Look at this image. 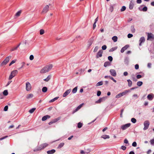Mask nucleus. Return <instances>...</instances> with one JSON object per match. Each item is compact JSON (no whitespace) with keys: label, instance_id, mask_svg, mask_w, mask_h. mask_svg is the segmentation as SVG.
<instances>
[{"label":"nucleus","instance_id":"nucleus-1","mask_svg":"<svg viewBox=\"0 0 154 154\" xmlns=\"http://www.w3.org/2000/svg\"><path fill=\"white\" fill-rule=\"evenodd\" d=\"M48 144L45 143L40 145L39 146H37V148L33 150L34 151L36 152L44 149L45 148L48 146Z\"/></svg>","mask_w":154,"mask_h":154},{"label":"nucleus","instance_id":"nucleus-2","mask_svg":"<svg viewBox=\"0 0 154 154\" xmlns=\"http://www.w3.org/2000/svg\"><path fill=\"white\" fill-rule=\"evenodd\" d=\"M11 56L6 57L1 63L0 65L1 66H3L6 65L9 62L10 60L11 59Z\"/></svg>","mask_w":154,"mask_h":154},{"label":"nucleus","instance_id":"nucleus-3","mask_svg":"<svg viewBox=\"0 0 154 154\" xmlns=\"http://www.w3.org/2000/svg\"><path fill=\"white\" fill-rule=\"evenodd\" d=\"M150 123L148 120H146L143 123V125L144 127L143 128L144 130H146L149 127Z\"/></svg>","mask_w":154,"mask_h":154},{"label":"nucleus","instance_id":"nucleus-4","mask_svg":"<svg viewBox=\"0 0 154 154\" xmlns=\"http://www.w3.org/2000/svg\"><path fill=\"white\" fill-rule=\"evenodd\" d=\"M31 85L30 83L27 82L26 84V89L27 91H29L31 89Z\"/></svg>","mask_w":154,"mask_h":154},{"label":"nucleus","instance_id":"nucleus-5","mask_svg":"<svg viewBox=\"0 0 154 154\" xmlns=\"http://www.w3.org/2000/svg\"><path fill=\"white\" fill-rule=\"evenodd\" d=\"M49 9V6L47 5H45L43 8L42 11V13L45 14L48 11Z\"/></svg>","mask_w":154,"mask_h":154},{"label":"nucleus","instance_id":"nucleus-6","mask_svg":"<svg viewBox=\"0 0 154 154\" xmlns=\"http://www.w3.org/2000/svg\"><path fill=\"white\" fill-rule=\"evenodd\" d=\"M131 125V124L130 123H127L121 126V128L123 130H125L130 127Z\"/></svg>","mask_w":154,"mask_h":154},{"label":"nucleus","instance_id":"nucleus-7","mask_svg":"<svg viewBox=\"0 0 154 154\" xmlns=\"http://www.w3.org/2000/svg\"><path fill=\"white\" fill-rule=\"evenodd\" d=\"M154 38V35L151 33H147V40H151Z\"/></svg>","mask_w":154,"mask_h":154},{"label":"nucleus","instance_id":"nucleus-8","mask_svg":"<svg viewBox=\"0 0 154 154\" xmlns=\"http://www.w3.org/2000/svg\"><path fill=\"white\" fill-rule=\"evenodd\" d=\"M109 72L114 77H115L116 76V72L114 69H110L109 70Z\"/></svg>","mask_w":154,"mask_h":154},{"label":"nucleus","instance_id":"nucleus-9","mask_svg":"<svg viewBox=\"0 0 154 154\" xmlns=\"http://www.w3.org/2000/svg\"><path fill=\"white\" fill-rule=\"evenodd\" d=\"M71 91V90L70 89L67 90L63 94V97H66L70 93Z\"/></svg>","mask_w":154,"mask_h":154},{"label":"nucleus","instance_id":"nucleus-10","mask_svg":"<svg viewBox=\"0 0 154 154\" xmlns=\"http://www.w3.org/2000/svg\"><path fill=\"white\" fill-rule=\"evenodd\" d=\"M103 53V51L102 50H100L97 54L96 57L98 58L99 57H101L102 56Z\"/></svg>","mask_w":154,"mask_h":154},{"label":"nucleus","instance_id":"nucleus-11","mask_svg":"<svg viewBox=\"0 0 154 154\" xmlns=\"http://www.w3.org/2000/svg\"><path fill=\"white\" fill-rule=\"evenodd\" d=\"M48 72L46 66L43 67L40 71L41 73H44Z\"/></svg>","mask_w":154,"mask_h":154},{"label":"nucleus","instance_id":"nucleus-12","mask_svg":"<svg viewBox=\"0 0 154 154\" xmlns=\"http://www.w3.org/2000/svg\"><path fill=\"white\" fill-rule=\"evenodd\" d=\"M60 119V118L58 117L57 118L54 119L48 123L49 125H51L54 123H55Z\"/></svg>","mask_w":154,"mask_h":154},{"label":"nucleus","instance_id":"nucleus-13","mask_svg":"<svg viewBox=\"0 0 154 154\" xmlns=\"http://www.w3.org/2000/svg\"><path fill=\"white\" fill-rule=\"evenodd\" d=\"M145 41V38L144 37H142L140 38L139 40V45L141 46V44L143 43H144Z\"/></svg>","mask_w":154,"mask_h":154},{"label":"nucleus","instance_id":"nucleus-14","mask_svg":"<svg viewBox=\"0 0 154 154\" xmlns=\"http://www.w3.org/2000/svg\"><path fill=\"white\" fill-rule=\"evenodd\" d=\"M154 96L152 94H151L148 95L147 98L149 100H151L153 99Z\"/></svg>","mask_w":154,"mask_h":154},{"label":"nucleus","instance_id":"nucleus-15","mask_svg":"<svg viewBox=\"0 0 154 154\" xmlns=\"http://www.w3.org/2000/svg\"><path fill=\"white\" fill-rule=\"evenodd\" d=\"M129 47L128 45H126L124 47H123L121 50V52L122 53H123L124 52V51L126 50Z\"/></svg>","mask_w":154,"mask_h":154},{"label":"nucleus","instance_id":"nucleus-16","mask_svg":"<svg viewBox=\"0 0 154 154\" xmlns=\"http://www.w3.org/2000/svg\"><path fill=\"white\" fill-rule=\"evenodd\" d=\"M45 66L47 69V70H48V72L52 69L53 67V65L52 64H50Z\"/></svg>","mask_w":154,"mask_h":154},{"label":"nucleus","instance_id":"nucleus-17","mask_svg":"<svg viewBox=\"0 0 154 154\" xmlns=\"http://www.w3.org/2000/svg\"><path fill=\"white\" fill-rule=\"evenodd\" d=\"M106 98V97H103L102 98H100L97 101V103H100L102 101L105 100Z\"/></svg>","mask_w":154,"mask_h":154},{"label":"nucleus","instance_id":"nucleus-18","mask_svg":"<svg viewBox=\"0 0 154 154\" xmlns=\"http://www.w3.org/2000/svg\"><path fill=\"white\" fill-rule=\"evenodd\" d=\"M50 118V116L47 115L43 116L42 118V121H45L47 119H49Z\"/></svg>","mask_w":154,"mask_h":154},{"label":"nucleus","instance_id":"nucleus-19","mask_svg":"<svg viewBox=\"0 0 154 154\" xmlns=\"http://www.w3.org/2000/svg\"><path fill=\"white\" fill-rule=\"evenodd\" d=\"M94 40L93 38H91L90 39L88 42V45L89 46H90L93 43Z\"/></svg>","mask_w":154,"mask_h":154},{"label":"nucleus","instance_id":"nucleus-20","mask_svg":"<svg viewBox=\"0 0 154 154\" xmlns=\"http://www.w3.org/2000/svg\"><path fill=\"white\" fill-rule=\"evenodd\" d=\"M130 90H126L125 91H124L121 93V94L122 95V96L125 95L127 94L128 93L130 92Z\"/></svg>","mask_w":154,"mask_h":154},{"label":"nucleus","instance_id":"nucleus-21","mask_svg":"<svg viewBox=\"0 0 154 154\" xmlns=\"http://www.w3.org/2000/svg\"><path fill=\"white\" fill-rule=\"evenodd\" d=\"M56 152L55 150L52 149L50 150H48L47 152L48 154H53L54 153Z\"/></svg>","mask_w":154,"mask_h":154},{"label":"nucleus","instance_id":"nucleus-22","mask_svg":"<svg viewBox=\"0 0 154 154\" xmlns=\"http://www.w3.org/2000/svg\"><path fill=\"white\" fill-rule=\"evenodd\" d=\"M33 97V95L32 94H30L27 95L26 98L27 99H29L32 98Z\"/></svg>","mask_w":154,"mask_h":154},{"label":"nucleus","instance_id":"nucleus-23","mask_svg":"<svg viewBox=\"0 0 154 154\" xmlns=\"http://www.w3.org/2000/svg\"><path fill=\"white\" fill-rule=\"evenodd\" d=\"M139 9L140 11H143L145 12L147 11V8L146 6H145L142 9H141V7H140L139 8Z\"/></svg>","mask_w":154,"mask_h":154},{"label":"nucleus","instance_id":"nucleus-24","mask_svg":"<svg viewBox=\"0 0 154 154\" xmlns=\"http://www.w3.org/2000/svg\"><path fill=\"white\" fill-rule=\"evenodd\" d=\"M17 73V70H14L12 71V72L11 73V74H12V75H14V76H15Z\"/></svg>","mask_w":154,"mask_h":154},{"label":"nucleus","instance_id":"nucleus-25","mask_svg":"<svg viewBox=\"0 0 154 154\" xmlns=\"http://www.w3.org/2000/svg\"><path fill=\"white\" fill-rule=\"evenodd\" d=\"M115 4H113L112 5H111L110 6V7L109 8V11L112 12L114 10V7L115 6Z\"/></svg>","mask_w":154,"mask_h":154},{"label":"nucleus","instance_id":"nucleus-26","mask_svg":"<svg viewBox=\"0 0 154 154\" xmlns=\"http://www.w3.org/2000/svg\"><path fill=\"white\" fill-rule=\"evenodd\" d=\"M101 137L104 139H109L110 138V137L109 135H102Z\"/></svg>","mask_w":154,"mask_h":154},{"label":"nucleus","instance_id":"nucleus-27","mask_svg":"<svg viewBox=\"0 0 154 154\" xmlns=\"http://www.w3.org/2000/svg\"><path fill=\"white\" fill-rule=\"evenodd\" d=\"M128 82V85L129 87H130L132 86V82L130 79H128L127 80Z\"/></svg>","mask_w":154,"mask_h":154},{"label":"nucleus","instance_id":"nucleus-28","mask_svg":"<svg viewBox=\"0 0 154 154\" xmlns=\"http://www.w3.org/2000/svg\"><path fill=\"white\" fill-rule=\"evenodd\" d=\"M110 65V63L109 61L106 62H105L104 66L105 67H106Z\"/></svg>","mask_w":154,"mask_h":154},{"label":"nucleus","instance_id":"nucleus-29","mask_svg":"<svg viewBox=\"0 0 154 154\" xmlns=\"http://www.w3.org/2000/svg\"><path fill=\"white\" fill-rule=\"evenodd\" d=\"M22 12V11L21 10H20L19 11H18L15 14V16L17 17H18L19 16L20 14H21Z\"/></svg>","mask_w":154,"mask_h":154},{"label":"nucleus","instance_id":"nucleus-30","mask_svg":"<svg viewBox=\"0 0 154 154\" xmlns=\"http://www.w3.org/2000/svg\"><path fill=\"white\" fill-rule=\"evenodd\" d=\"M103 84V82L102 81L99 82H97L96 84V86L97 87V86H101V85H102Z\"/></svg>","mask_w":154,"mask_h":154},{"label":"nucleus","instance_id":"nucleus-31","mask_svg":"<svg viewBox=\"0 0 154 154\" xmlns=\"http://www.w3.org/2000/svg\"><path fill=\"white\" fill-rule=\"evenodd\" d=\"M134 7V4L131 2L129 5V8L130 9H132Z\"/></svg>","mask_w":154,"mask_h":154},{"label":"nucleus","instance_id":"nucleus-32","mask_svg":"<svg viewBox=\"0 0 154 154\" xmlns=\"http://www.w3.org/2000/svg\"><path fill=\"white\" fill-rule=\"evenodd\" d=\"M82 107V106H78L72 112V114L74 113L75 112L78 111L79 109L81 108Z\"/></svg>","mask_w":154,"mask_h":154},{"label":"nucleus","instance_id":"nucleus-33","mask_svg":"<svg viewBox=\"0 0 154 154\" xmlns=\"http://www.w3.org/2000/svg\"><path fill=\"white\" fill-rule=\"evenodd\" d=\"M59 98V97H56L54 98V99H52L51 100H50L49 101V102L51 103V102H53L54 101H55L57 100Z\"/></svg>","mask_w":154,"mask_h":154},{"label":"nucleus","instance_id":"nucleus-34","mask_svg":"<svg viewBox=\"0 0 154 154\" xmlns=\"http://www.w3.org/2000/svg\"><path fill=\"white\" fill-rule=\"evenodd\" d=\"M36 108H32V109H30V110H29V112L30 113H33L34 112L35 110L36 109Z\"/></svg>","mask_w":154,"mask_h":154},{"label":"nucleus","instance_id":"nucleus-35","mask_svg":"<svg viewBox=\"0 0 154 154\" xmlns=\"http://www.w3.org/2000/svg\"><path fill=\"white\" fill-rule=\"evenodd\" d=\"M91 152V150L90 149H85V154H88Z\"/></svg>","mask_w":154,"mask_h":154},{"label":"nucleus","instance_id":"nucleus-36","mask_svg":"<svg viewBox=\"0 0 154 154\" xmlns=\"http://www.w3.org/2000/svg\"><path fill=\"white\" fill-rule=\"evenodd\" d=\"M77 87H76L73 89L72 92L73 94H75L77 90Z\"/></svg>","mask_w":154,"mask_h":154},{"label":"nucleus","instance_id":"nucleus-37","mask_svg":"<svg viewBox=\"0 0 154 154\" xmlns=\"http://www.w3.org/2000/svg\"><path fill=\"white\" fill-rule=\"evenodd\" d=\"M117 37L116 36H114L112 38V39L114 42H116L117 40Z\"/></svg>","mask_w":154,"mask_h":154},{"label":"nucleus","instance_id":"nucleus-38","mask_svg":"<svg viewBox=\"0 0 154 154\" xmlns=\"http://www.w3.org/2000/svg\"><path fill=\"white\" fill-rule=\"evenodd\" d=\"M117 47H114L112 48L109 50V52L113 51L115 50H116L117 49Z\"/></svg>","mask_w":154,"mask_h":154},{"label":"nucleus","instance_id":"nucleus-39","mask_svg":"<svg viewBox=\"0 0 154 154\" xmlns=\"http://www.w3.org/2000/svg\"><path fill=\"white\" fill-rule=\"evenodd\" d=\"M64 145V143H60L58 147V148H62Z\"/></svg>","mask_w":154,"mask_h":154},{"label":"nucleus","instance_id":"nucleus-40","mask_svg":"<svg viewBox=\"0 0 154 154\" xmlns=\"http://www.w3.org/2000/svg\"><path fill=\"white\" fill-rule=\"evenodd\" d=\"M131 31L132 33H134L135 32V29L134 28V26H131Z\"/></svg>","mask_w":154,"mask_h":154},{"label":"nucleus","instance_id":"nucleus-41","mask_svg":"<svg viewBox=\"0 0 154 154\" xmlns=\"http://www.w3.org/2000/svg\"><path fill=\"white\" fill-rule=\"evenodd\" d=\"M3 95L5 96H7L8 94V91L7 90H5L3 93Z\"/></svg>","mask_w":154,"mask_h":154},{"label":"nucleus","instance_id":"nucleus-42","mask_svg":"<svg viewBox=\"0 0 154 154\" xmlns=\"http://www.w3.org/2000/svg\"><path fill=\"white\" fill-rule=\"evenodd\" d=\"M47 88L46 87H43L42 88V91L43 92H45L47 91Z\"/></svg>","mask_w":154,"mask_h":154},{"label":"nucleus","instance_id":"nucleus-43","mask_svg":"<svg viewBox=\"0 0 154 154\" xmlns=\"http://www.w3.org/2000/svg\"><path fill=\"white\" fill-rule=\"evenodd\" d=\"M50 79H51V76L50 75H49L48 76L47 78L44 79V80L46 82H48V81H49L50 80Z\"/></svg>","mask_w":154,"mask_h":154},{"label":"nucleus","instance_id":"nucleus-44","mask_svg":"<svg viewBox=\"0 0 154 154\" xmlns=\"http://www.w3.org/2000/svg\"><path fill=\"white\" fill-rule=\"evenodd\" d=\"M143 84V82L141 81H139L137 83V85L139 86H140Z\"/></svg>","mask_w":154,"mask_h":154},{"label":"nucleus","instance_id":"nucleus-45","mask_svg":"<svg viewBox=\"0 0 154 154\" xmlns=\"http://www.w3.org/2000/svg\"><path fill=\"white\" fill-rule=\"evenodd\" d=\"M82 125V124L80 122H79L78 124V127L79 128H81Z\"/></svg>","mask_w":154,"mask_h":154},{"label":"nucleus","instance_id":"nucleus-46","mask_svg":"<svg viewBox=\"0 0 154 154\" xmlns=\"http://www.w3.org/2000/svg\"><path fill=\"white\" fill-rule=\"evenodd\" d=\"M131 120V122L133 123H135L137 121L136 119L134 118H132Z\"/></svg>","mask_w":154,"mask_h":154},{"label":"nucleus","instance_id":"nucleus-47","mask_svg":"<svg viewBox=\"0 0 154 154\" xmlns=\"http://www.w3.org/2000/svg\"><path fill=\"white\" fill-rule=\"evenodd\" d=\"M126 8L125 6H123L121 9V12L123 11L126 10Z\"/></svg>","mask_w":154,"mask_h":154},{"label":"nucleus","instance_id":"nucleus-48","mask_svg":"<svg viewBox=\"0 0 154 154\" xmlns=\"http://www.w3.org/2000/svg\"><path fill=\"white\" fill-rule=\"evenodd\" d=\"M99 49V47L97 46L95 47L94 50V52H97V50H98Z\"/></svg>","mask_w":154,"mask_h":154},{"label":"nucleus","instance_id":"nucleus-49","mask_svg":"<svg viewBox=\"0 0 154 154\" xmlns=\"http://www.w3.org/2000/svg\"><path fill=\"white\" fill-rule=\"evenodd\" d=\"M122 97V95L121 93H119V94H117L116 96V98H119Z\"/></svg>","mask_w":154,"mask_h":154},{"label":"nucleus","instance_id":"nucleus-50","mask_svg":"<svg viewBox=\"0 0 154 154\" xmlns=\"http://www.w3.org/2000/svg\"><path fill=\"white\" fill-rule=\"evenodd\" d=\"M16 60H12L11 63H10L9 64V66H11V65L12 64H14L16 62Z\"/></svg>","mask_w":154,"mask_h":154},{"label":"nucleus","instance_id":"nucleus-51","mask_svg":"<svg viewBox=\"0 0 154 154\" xmlns=\"http://www.w3.org/2000/svg\"><path fill=\"white\" fill-rule=\"evenodd\" d=\"M109 78H110V79L112 80L115 83L116 82V81L111 76H109Z\"/></svg>","mask_w":154,"mask_h":154},{"label":"nucleus","instance_id":"nucleus-52","mask_svg":"<svg viewBox=\"0 0 154 154\" xmlns=\"http://www.w3.org/2000/svg\"><path fill=\"white\" fill-rule=\"evenodd\" d=\"M150 142L151 145H153L154 144V138L153 139L151 140H150Z\"/></svg>","mask_w":154,"mask_h":154},{"label":"nucleus","instance_id":"nucleus-53","mask_svg":"<svg viewBox=\"0 0 154 154\" xmlns=\"http://www.w3.org/2000/svg\"><path fill=\"white\" fill-rule=\"evenodd\" d=\"M44 33V30L43 29H41L40 31V34L41 35H43Z\"/></svg>","mask_w":154,"mask_h":154},{"label":"nucleus","instance_id":"nucleus-54","mask_svg":"<svg viewBox=\"0 0 154 154\" xmlns=\"http://www.w3.org/2000/svg\"><path fill=\"white\" fill-rule=\"evenodd\" d=\"M108 59L110 61H112V60L113 58L111 56H109L108 57Z\"/></svg>","mask_w":154,"mask_h":154},{"label":"nucleus","instance_id":"nucleus-55","mask_svg":"<svg viewBox=\"0 0 154 154\" xmlns=\"http://www.w3.org/2000/svg\"><path fill=\"white\" fill-rule=\"evenodd\" d=\"M14 76L11 74L8 78V79L10 80L12 79Z\"/></svg>","mask_w":154,"mask_h":154},{"label":"nucleus","instance_id":"nucleus-56","mask_svg":"<svg viewBox=\"0 0 154 154\" xmlns=\"http://www.w3.org/2000/svg\"><path fill=\"white\" fill-rule=\"evenodd\" d=\"M126 149V147L124 146H122L121 147V149L123 150H125Z\"/></svg>","mask_w":154,"mask_h":154},{"label":"nucleus","instance_id":"nucleus-57","mask_svg":"<svg viewBox=\"0 0 154 154\" xmlns=\"http://www.w3.org/2000/svg\"><path fill=\"white\" fill-rule=\"evenodd\" d=\"M128 58L126 57L125 59V63H128Z\"/></svg>","mask_w":154,"mask_h":154},{"label":"nucleus","instance_id":"nucleus-58","mask_svg":"<svg viewBox=\"0 0 154 154\" xmlns=\"http://www.w3.org/2000/svg\"><path fill=\"white\" fill-rule=\"evenodd\" d=\"M137 145V143L136 142H134L132 144V146L134 147H136Z\"/></svg>","mask_w":154,"mask_h":154},{"label":"nucleus","instance_id":"nucleus-59","mask_svg":"<svg viewBox=\"0 0 154 154\" xmlns=\"http://www.w3.org/2000/svg\"><path fill=\"white\" fill-rule=\"evenodd\" d=\"M17 47H14V48H12L11 50V51H14L15 50H17Z\"/></svg>","mask_w":154,"mask_h":154},{"label":"nucleus","instance_id":"nucleus-60","mask_svg":"<svg viewBox=\"0 0 154 154\" xmlns=\"http://www.w3.org/2000/svg\"><path fill=\"white\" fill-rule=\"evenodd\" d=\"M101 94V92L100 91H97V95L98 96H100Z\"/></svg>","mask_w":154,"mask_h":154},{"label":"nucleus","instance_id":"nucleus-61","mask_svg":"<svg viewBox=\"0 0 154 154\" xmlns=\"http://www.w3.org/2000/svg\"><path fill=\"white\" fill-rule=\"evenodd\" d=\"M106 45H104L102 47V48L103 50H105L106 48Z\"/></svg>","mask_w":154,"mask_h":154},{"label":"nucleus","instance_id":"nucleus-62","mask_svg":"<svg viewBox=\"0 0 154 154\" xmlns=\"http://www.w3.org/2000/svg\"><path fill=\"white\" fill-rule=\"evenodd\" d=\"M133 36V35L132 34H128V38H130L132 37Z\"/></svg>","mask_w":154,"mask_h":154},{"label":"nucleus","instance_id":"nucleus-63","mask_svg":"<svg viewBox=\"0 0 154 154\" xmlns=\"http://www.w3.org/2000/svg\"><path fill=\"white\" fill-rule=\"evenodd\" d=\"M34 59V56L33 55H31L29 57V59L30 60H32Z\"/></svg>","mask_w":154,"mask_h":154},{"label":"nucleus","instance_id":"nucleus-64","mask_svg":"<svg viewBox=\"0 0 154 154\" xmlns=\"http://www.w3.org/2000/svg\"><path fill=\"white\" fill-rule=\"evenodd\" d=\"M139 65L137 64L135 66V68L136 69H139Z\"/></svg>","mask_w":154,"mask_h":154}]
</instances>
